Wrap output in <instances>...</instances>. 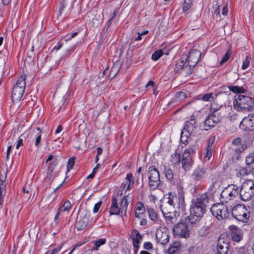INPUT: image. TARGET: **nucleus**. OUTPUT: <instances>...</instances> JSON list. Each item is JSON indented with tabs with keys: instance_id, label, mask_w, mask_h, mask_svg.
Segmentation results:
<instances>
[{
	"instance_id": "obj_16",
	"label": "nucleus",
	"mask_w": 254,
	"mask_h": 254,
	"mask_svg": "<svg viewBox=\"0 0 254 254\" xmlns=\"http://www.w3.org/2000/svg\"><path fill=\"white\" fill-rule=\"evenodd\" d=\"M239 127L244 130H254V114H249L248 117L244 118Z\"/></svg>"
},
{
	"instance_id": "obj_63",
	"label": "nucleus",
	"mask_w": 254,
	"mask_h": 254,
	"mask_svg": "<svg viewBox=\"0 0 254 254\" xmlns=\"http://www.w3.org/2000/svg\"><path fill=\"white\" fill-rule=\"evenodd\" d=\"M215 136L211 135L208 140V143H214L215 141Z\"/></svg>"
},
{
	"instance_id": "obj_42",
	"label": "nucleus",
	"mask_w": 254,
	"mask_h": 254,
	"mask_svg": "<svg viewBox=\"0 0 254 254\" xmlns=\"http://www.w3.org/2000/svg\"><path fill=\"white\" fill-rule=\"evenodd\" d=\"M251 60V58L249 56H247L245 58V60L243 62L242 69L243 70H245L248 68L250 65V61Z\"/></svg>"
},
{
	"instance_id": "obj_37",
	"label": "nucleus",
	"mask_w": 254,
	"mask_h": 254,
	"mask_svg": "<svg viewBox=\"0 0 254 254\" xmlns=\"http://www.w3.org/2000/svg\"><path fill=\"white\" fill-rule=\"evenodd\" d=\"M212 151H213V147L212 146V144H208L207 145V148H206V150H205L204 158L205 159L207 158V159L208 160H209L210 159V157L212 156Z\"/></svg>"
},
{
	"instance_id": "obj_9",
	"label": "nucleus",
	"mask_w": 254,
	"mask_h": 254,
	"mask_svg": "<svg viewBox=\"0 0 254 254\" xmlns=\"http://www.w3.org/2000/svg\"><path fill=\"white\" fill-rule=\"evenodd\" d=\"M148 175L150 188L152 190L156 189L160 183L158 171L154 166H151L149 168Z\"/></svg>"
},
{
	"instance_id": "obj_51",
	"label": "nucleus",
	"mask_w": 254,
	"mask_h": 254,
	"mask_svg": "<svg viewBox=\"0 0 254 254\" xmlns=\"http://www.w3.org/2000/svg\"><path fill=\"white\" fill-rule=\"evenodd\" d=\"M5 191H0V209L2 207L3 198L5 195Z\"/></svg>"
},
{
	"instance_id": "obj_20",
	"label": "nucleus",
	"mask_w": 254,
	"mask_h": 254,
	"mask_svg": "<svg viewBox=\"0 0 254 254\" xmlns=\"http://www.w3.org/2000/svg\"><path fill=\"white\" fill-rule=\"evenodd\" d=\"M130 237L133 241V251L136 254L139 248V244L142 241V236L140 235L138 231L134 229L131 233Z\"/></svg>"
},
{
	"instance_id": "obj_19",
	"label": "nucleus",
	"mask_w": 254,
	"mask_h": 254,
	"mask_svg": "<svg viewBox=\"0 0 254 254\" xmlns=\"http://www.w3.org/2000/svg\"><path fill=\"white\" fill-rule=\"evenodd\" d=\"M207 176L206 169L204 167L198 166L191 175L192 180L195 182L201 181Z\"/></svg>"
},
{
	"instance_id": "obj_3",
	"label": "nucleus",
	"mask_w": 254,
	"mask_h": 254,
	"mask_svg": "<svg viewBox=\"0 0 254 254\" xmlns=\"http://www.w3.org/2000/svg\"><path fill=\"white\" fill-rule=\"evenodd\" d=\"M128 195H125L123 198L121 199H117L113 197L112 203L110 207V214L111 215H126L127 210L128 206L127 197Z\"/></svg>"
},
{
	"instance_id": "obj_26",
	"label": "nucleus",
	"mask_w": 254,
	"mask_h": 254,
	"mask_svg": "<svg viewBox=\"0 0 254 254\" xmlns=\"http://www.w3.org/2000/svg\"><path fill=\"white\" fill-rule=\"evenodd\" d=\"M88 223V218L86 216H85L76 222L75 227L78 230H82L86 228Z\"/></svg>"
},
{
	"instance_id": "obj_57",
	"label": "nucleus",
	"mask_w": 254,
	"mask_h": 254,
	"mask_svg": "<svg viewBox=\"0 0 254 254\" xmlns=\"http://www.w3.org/2000/svg\"><path fill=\"white\" fill-rule=\"evenodd\" d=\"M222 13V14L224 16L227 15L228 13V8L227 4H226V5H225L223 7Z\"/></svg>"
},
{
	"instance_id": "obj_21",
	"label": "nucleus",
	"mask_w": 254,
	"mask_h": 254,
	"mask_svg": "<svg viewBox=\"0 0 254 254\" xmlns=\"http://www.w3.org/2000/svg\"><path fill=\"white\" fill-rule=\"evenodd\" d=\"M156 240L161 245L167 244L169 240V236L166 232H163L161 229H158L156 232Z\"/></svg>"
},
{
	"instance_id": "obj_25",
	"label": "nucleus",
	"mask_w": 254,
	"mask_h": 254,
	"mask_svg": "<svg viewBox=\"0 0 254 254\" xmlns=\"http://www.w3.org/2000/svg\"><path fill=\"white\" fill-rule=\"evenodd\" d=\"M197 127L195 119L191 117L189 121H186L184 128L193 132Z\"/></svg>"
},
{
	"instance_id": "obj_22",
	"label": "nucleus",
	"mask_w": 254,
	"mask_h": 254,
	"mask_svg": "<svg viewBox=\"0 0 254 254\" xmlns=\"http://www.w3.org/2000/svg\"><path fill=\"white\" fill-rule=\"evenodd\" d=\"M185 64H187V62L185 60L184 57H182L181 59L177 60L174 63L172 64V67L174 68L175 73L180 74L183 72Z\"/></svg>"
},
{
	"instance_id": "obj_44",
	"label": "nucleus",
	"mask_w": 254,
	"mask_h": 254,
	"mask_svg": "<svg viewBox=\"0 0 254 254\" xmlns=\"http://www.w3.org/2000/svg\"><path fill=\"white\" fill-rule=\"evenodd\" d=\"M192 5V3L191 2L184 1L183 6V12H187L189 9H190Z\"/></svg>"
},
{
	"instance_id": "obj_53",
	"label": "nucleus",
	"mask_w": 254,
	"mask_h": 254,
	"mask_svg": "<svg viewBox=\"0 0 254 254\" xmlns=\"http://www.w3.org/2000/svg\"><path fill=\"white\" fill-rule=\"evenodd\" d=\"M173 213V212H172L171 213H169L168 214H165L163 215L166 220L172 221V220L174 218V215Z\"/></svg>"
},
{
	"instance_id": "obj_64",
	"label": "nucleus",
	"mask_w": 254,
	"mask_h": 254,
	"mask_svg": "<svg viewBox=\"0 0 254 254\" xmlns=\"http://www.w3.org/2000/svg\"><path fill=\"white\" fill-rule=\"evenodd\" d=\"M63 127L61 125H59L55 130V134H58L62 131Z\"/></svg>"
},
{
	"instance_id": "obj_56",
	"label": "nucleus",
	"mask_w": 254,
	"mask_h": 254,
	"mask_svg": "<svg viewBox=\"0 0 254 254\" xmlns=\"http://www.w3.org/2000/svg\"><path fill=\"white\" fill-rule=\"evenodd\" d=\"M239 115L238 114L235 113V114H232L230 116V119L231 121H234L238 120L239 119Z\"/></svg>"
},
{
	"instance_id": "obj_17",
	"label": "nucleus",
	"mask_w": 254,
	"mask_h": 254,
	"mask_svg": "<svg viewBox=\"0 0 254 254\" xmlns=\"http://www.w3.org/2000/svg\"><path fill=\"white\" fill-rule=\"evenodd\" d=\"M201 55V53L199 51L194 50L190 52L189 55L186 56L187 58L184 57V59L187 61V64L195 67L199 61Z\"/></svg>"
},
{
	"instance_id": "obj_32",
	"label": "nucleus",
	"mask_w": 254,
	"mask_h": 254,
	"mask_svg": "<svg viewBox=\"0 0 254 254\" xmlns=\"http://www.w3.org/2000/svg\"><path fill=\"white\" fill-rule=\"evenodd\" d=\"M172 164L175 166H177L180 165L181 162V156L179 154L175 153L174 155H172V158L171 160Z\"/></svg>"
},
{
	"instance_id": "obj_5",
	"label": "nucleus",
	"mask_w": 254,
	"mask_h": 254,
	"mask_svg": "<svg viewBox=\"0 0 254 254\" xmlns=\"http://www.w3.org/2000/svg\"><path fill=\"white\" fill-rule=\"evenodd\" d=\"M241 199L244 201L251 200L254 195V182L252 180L245 181L239 191Z\"/></svg>"
},
{
	"instance_id": "obj_61",
	"label": "nucleus",
	"mask_w": 254,
	"mask_h": 254,
	"mask_svg": "<svg viewBox=\"0 0 254 254\" xmlns=\"http://www.w3.org/2000/svg\"><path fill=\"white\" fill-rule=\"evenodd\" d=\"M119 8L117 7L114 11V12L112 14V16L111 18H112V19H114L116 15H117L118 13L119 12Z\"/></svg>"
},
{
	"instance_id": "obj_13",
	"label": "nucleus",
	"mask_w": 254,
	"mask_h": 254,
	"mask_svg": "<svg viewBox=\"0 0 254 254\" xmlns=\"http://www.w3.org/2000/svg\"><path fill=\"white\" fill-rule=\"evenodd\" d=\"M173 233L179 238H187L190 235L188 226L184 223H178L173 228Z\"/></svg>"
},
{
	"instance_id": "obj_15",
	"label": "nucleus",
	"mask_w": 254,
	"mask_h": 254,
	"mask_svg": "<svg viewBox=\"0 0 254 254\" xmlns=\"http://www.w3.org/2000/svg\"><path fill=\"white\" fill-rule=\"evenodd\" d=\"M125 182H127V183L123 182L120 187V189L118 192V195H122L123 194V191L125 190V194H126V192L127 190H130L133 187L134 181V178L132 174L128 173L127 175V177L125 179Z\"/></svg>"
},
{
	"instance_id": "obj_48",
	"label": "nucleus",
	"mask_w": 254,
	"mask_h": 254,
	"mask_svg": "<svg viewBox=\"0 0 254 254\" xmlns=\"http://www.w3.org/2000/svg\"><path fill=\"white\" fill-rule=\"evenodd\" d=\"M74 160L75 159H74V157H70L68 159V163H67V167L68 169H72V168L74 165V163H75Z\"/></svg>"
},
{
	"instance_id": "obj_60",
	"label": "nucleus",
	"mask_w": 254,
	"mask_h": 254,
	"mask_svg": "<svg viewBox=\"0 0 254 254\" xmlns=\"http://www.w3.org/2000/svg\"><path fill=\"white\" fill-rule=\"evenodd\" d=\"M243 141L241 137H236L233 139L232 143H241Z\"/></svg>"
},
{
	"instance_id": "obj_10",
	"label": "nucleus",
	"mask_w": 254,
	"mask_h": 254,
	"mask_svg": "<svg viewBox=\"0 0 254 254\" xmlns=\"http://www.w3.org/2000/svg\"><path fill=\"white\" fill-rule=\"evenodd\" d=\"M239 190L237 186L231 184L224 190L221 194V196L224 198L226 202L234 199L239 194Z\"/></svg>"
},
{
	"instance_id": "obj_11",
	"label": "nucleus",
	"mask_w": 254,
	"mask_h": 254,
	"mask_svg": "<svg viewBox=\"0 0 254 254\" xmlns=\"http://www.w3.org/2000/svg\"><path fill=\"white\" fill-rule=\"evenodd\" d=\"M168 203L171 204L175 208H178L184 211L185 209L186 204L185 198L177 196L175 193L170 192L169 193L168 200Z\"/></svg>"
},
{
	"instance_id": "obj_23",
	"label": "nucleus",
	"mask_w": 254,
	"mask_h": 254,
	"mask_svg": "<svg viewBox=\"0 0 254 254\" xmlns=\"http://www.w3.org/2000/svg\"><path fill=\"white\" fill-rule=\"evenodd\" d=\"M218 122L215 120L214 117L209 113L207 118L204 122V125L205 127V129L207 130L212 127H215Z\"/></svg>"
},
{
	"instance_id": "obj_52",
	"label": "nucleus",
	"mask_w": 254,
	"mask_h": 254,
	"mask_svg": "<svg viewBox=\"0 0 254 254\" xmlns=\"http://www.w3.org/2000/svg\"><path fill=\"white\" fill-rule=\"evenodd\" d=\"M101 202H99L97 203H96L94 206L93 208V212L94 213H96L99 210L101 205Z\"/></svg>"
},
{
	"instance_id": "obj_31",
	"label": "nucleus",
	"mask_w": 254,
	"mask_h": 254,
	"mask_svg": "<svg viewBox=\"0 0 254 254\" xmlns=\"http://www.w3.org/2000/svg\"><path fill=\"white\" fill-rule=\"evenodd\" d=\"M146 210L150 219L152 221H156L158 219V215L155 210L151 207H147Z\"/></svg>"
},
{
	"instance_id": "obj_39",
	"label": "nucleus",
	"mask_w": 254,
	"mask_h": 254,
	"mask_svg": "<svg viewBox=\"0 0 254 254\" xmlns=\"http://www.w3.org/2000/svg\"><path fill=\"white\" fill-rule=\"evenodd\" d=\"M163 53L162 50H158L156 51L151 56V59L154 61H157L163 55Z\"/></svg>"
},
{
	"instance_id": "obj_14",
	"label": "nucleus",
	"mask_w": 254,
	"mask_h": 254,
	"mask_svg": "<svg viewBox=\"0 0 254 254\" xmlns=\"http://www.w3.org/2000/svg\"><path fill=\"white\" fill-rule=\"evenodd\" d=\"M47 133L48 132H47L46 129L36 127L33 128L30 136L32 138V141H35V143H40L41 140L46 139Z\"/></svg>"
},
{
	"instance_id": "obj_2",
	"label": "nucleus",
	"mask_w": 254,
	"mask_h": 254,
	"mask_svg": "<svg viewBox=\"0 0 254 254\" xmlns=\"http://www.w3.org/2000/svg\"><path fill=\"white\" fill-rule=\"evenodd\" d=\"M233 101V107L238 112H252L254 110V98L239 94Z\"/></svg>"
},
{
	"instance_id": "obj_46",
	"label": "nucleus",
	"mask_w": 254,
	"mask_h": 254,
	"mask_svg": "<svg viewBox=\"0 0 254 254\" xmlns=\"http://www.w3.org/2000/svg\"><path fill=\"white\" fill-rule=\"evenodd\" d=\"M213 95L212 93L204 94L202 97V100L204 101H211L213 100Z\"/></svg>"
},
{
	"instance_id": "obj_7",
	"label": "nucleus",
	"mask_w": 254,
	"mask_h": 254,
	"mask_svg": "<svg viewBox=\"0 0 254 254\" xmlns=\"http://www.w3.org/2000/svg\"><path fill=\"white\" fill-rule=\"evenodd\" d=\"M233 216L237 220L246 222L250 217V213L244 205L238 204L231 209Z\"/></svg>"
},
{
	"instance_id": "obj_28",
	"label": "nucleus",
	"mask_w": 254,
	"mask_h": 254,
	"mask_svg": "<svg viewBox=\"0 0 254 254\" xmlns=\"http://www.w3.org/2000/svg\"><path fill=\"white\" fill-rule=\"evenodd\" d=\"M192 133L184 128L181 134L180 143H188Z\"/></svg>"
},
{
	"instance_id": "obj_35",
	"label": "nucleus",
	"mask_w": 254,
	"mask_h": 254,
	"mask_svg": "<svg viewBox=\"0 0 254 254\" xmlns=\"http://www.w3.org/2000/svg\"><path fill=\"white\" fill-rule=\"evenodd\" d=\"M106 242V240L105 239H100L97 241L93 242L94 244L95 247L92 248L93 251H98L99 248L102 246L104 245Z\"/></svg>"
},
{
	"instance_id": "obj_12",
	"label": "nucleus",
	"mask_w": 254,
	"mask_h": 254,
	"mask_svg": "<svg viewBox=\"0 0 254 254\" xmlns=\"http://www.w3.org/2000/svg\"><path fill=\"white\" fill-rule=\"evenodd\" d=\"M228 108L226 106L221 105L219 107L214 108L211 106L209 113L219 123L227 114Z\"/></svg>"
},
{
	"instance_id": "obj_36",
	"label": "nucleus",
	"mask_w": 254,
	"mask_h": 254,
	"mask_svg": "<svg viewBox=\"0 0 254 254\" xmlns=\"http://www.w3.org/2000/svg\"><path fill=\"white\" fill-rule=\"evenodd\" d=\"M164 173L166 177V178L169 180L172 181L174 178V174L172 170L169 168L165 167L164 170Z\"/></svg>"
},
{
	"instance_id": "obj_54",
	"label": "nucleus",
	"mask_w": 254,
	"mask_h": 254,
	"mask_svg": "<svg viewBox=\"0 0 254 254\" xmlns=\"http://www.w3.org/2000/svg\"><path fill=\"white\" fill-rule=\"evenodd\" d=\"M178 251H177L176 249H175L174 248L172 247V246H170L169 248L168 249V254H175V253H177Z\"/></svg>"
},
{
	"instance_id": "obj_18",
	"label": "nucleus",
	"mask_w": 254,
	"mask_h": 254,
	"mask_svg": "<svg viewBox=\"0 0 254 254\" xmlns=\"http://www.w3.org/2000/svg\"><path fill=\"white\" fill-rule=\"evenodd\" d=\"M229 245L227 238L220 237L217 246L218 254H228Z\"/></svg>"
},
{
	"instance_id": "obj_47",
	"label": "nucleus",
	"mask_w": 254,
	"mask_h": 254,
	"mask_svg": "<svg viewBox=\"0 0 254 254\" xmlns=\"http://www.w3.org/2000/svg\"><path fill=\"white\" fill-rule=\"evenodd\" d=\"M220 4L219 3H216L214 6V8H215L214 11V14H215L216 16H218L220 17Z\"/></svg>"
},
{
	"instance_id": "obj_62",
	"label": "nucleus",
	"mask_w": 254,
	"mask_h": 254,
	"mask_svg": "<svg viewBox=\"0 0 254 254\" xmlns=\"http://www.w3.org/2000/svg\"><path fill=\"white\" fill-rule=\"evenodd\" d=\"M61 249V246H59L57 248L53 249L52 252H51L52 253H53V254H56L58 253H59Z\"/></svg>"
},
{
	"instance_id": "obj_4",
	"label": "nucleus",
	"mask_w": 254,
	"mask_h": 254,
	"mask_svg": "<svg viewBox=\"0 0 254 254\" xmlns=\"http://www.w3.org/2000/svg\"><path fill=\"white\" fill-rule=\"evenodd\" d=\"M26 77V74L23 73L13 86L11 95V99L13 102H17L21 100L25 89Z\"/></svg>"
},
{
	"instance_id": "obj_43",
	"label": "nucleus",
	"mask_w": 254,
	"mask_h": 254,
	"mask_svg": "<svg viewBox=\"0 0 254 254\" xmlns=\"http://www.w3.org/2000/svg\"><path fill=\"white\" fill-rule=\"evenodd\" d=\"M246 163L248 165L254 163V153H251L246 157Z\"/></svg>"
},
{
	"instance_id": "obj_58",
	"label": "nucleus",
	"mask_w": 254,
	"mask_h": 254,
	"mask_svg": "<svg viewBox=\"0 0 254 254\" xmlns=\"http://www.w3.org/2000/svg\"><path fill=\"white\" fill-rule=\"evenodd\" d=\"M5 185L4 184V182L0 181V191H5Z\"/></svg>"
},
{
	"instance_id": "obj_8",
	"label": "nucleus",
	"mask_w": 254,
	"mask_h": 254,
	"mask_svg": "<svg viewBox=\"0 0 254 254\" xmlns=\"http://www.w3.org/2000/svg\"><path fill=\"white\" fill-rule=\"evenodd\" d=\"M196 149V148L186 149L182 155L181 159L182 166V168L186 171L190 170L193 165V160L192 155Z\"/></svg>"
},
{
	"instance_id": "obj_6",
	"label": "nucleus",
	"mask_w": 254,
	"mask_h": 254,
	"mask_svg": "<svg viewBox=\"0 0 254 254\" xmlns=\"http://www.w3.org/2000/svg\"><path fill=\"white\" fill-rule=\"evenodd\" d=\"M212 215L218 220L226 219L230 215V209L228 207L223 203H216L213 204L211 208Z\"/></svg>"
},
{
	"instance_id": "obj_33",
	"label": "nucleus",
	"mask_w": 254,
	"mask_h": 254,
	"mask_svg": "<svg viewBox=\"0 0 254 254\" xmlns=\"http://www.w3.org/2000/svg\"><path fill=\"white\" fill-rule=\"evenodd\" d=\"M233 148L236 153H240L243 152L247 147L246 144H233Z\"/></svg>"
},
{
	"instance_id": "obj_30",
	"label": "nucleus",
	"mask_w": 254,
	"mask_h": 254,
	"mask_svg": "<svg viewBox=\"0 0 254 254\" xmlns=\"http://www.w3.org/2000/svg\"><path fill=\"white\" fill-rule=\"evenodd\" d=\"M194 67L190 64H185L182 73H184L185 76H188L193 72Z\"/></svg>"
},
{
	"instance_id": "obj_24",
	"label": "nucleus",
	"mask_w": 254,
	"mask_h": 254,
	"mask_svg": "<svg viewBox=\"0 0 254 254\" xmlns=\"http://www.w3.org/2000/svg\"><path fill=\"white\" fill-rule=\"evenodd\" d=\"M145 208L141 202H138L135 207V217L140 219L144 216Z\"/></svg>"
},
{
	"instance_id": "obj_29",
	"label": "nucleus",
	"mask_w": 254,
	"mask_h": 254,
	"mask_svg": "<svg viewBox=\"0 0 254 254\" xmlns=\"http://www.w3.org/2000/svg\"><path fill=\"white\" fill-rule=\"evenodd\" d=\"M228 87L229 90L234 93L240 94L241 93H244L247 91V90L243 86H229Z\"/></svg>"
},
{
	"instance_id": "obj_49",
	"label": "nucleus",
	"mask_w": 254,
	"mask_h": 254,
	"mask_svg": "<svg viewBox=\"0 0 254 254\" xmlns=\"http://www.w3.org/2000/svg\"><path fill=\"white\" fill-rule=\"evenodd\" d=\"M143 248L147 250H150L153 249V245L150 242H145L143 245Z\"/></svg>"
},
{
	"instance_id": "obj_41",
	"label": "nucleus",
	"mask_w": 254,
	"mask_h": 254,
	"mask_svg": "<svg viewBox=\"0 0 254 254\" xmlns=\"http://www.w3.org/2000/svg\"><path fill=\"white\" fill-rule=\"evenodd\" d=\"M187 97V94L182 91H179L176 93L175 98L177 101L183 100Z\"/></svg>"
},
{
	"instance_id": "obj_59",
	"label": "nucleus",
	"mask_w": 254,
	"mask_h": 254,
	"mask_svg": "<svg viewBox=\"0 0 254 254\" xmlns=\"http://www.w3.org/2000/svg\"><path fill=\"white\" fill-rule=\"evenodd\" d=\"M147 223V219L146 218H144L142 217V218H141V220L140 221L139 224L140 226H144L146 225Z\"/></svg>"
},
{
	"instance_id": "obj_27",
	"label": "nucleus",
	"mask_w": 254,
	"mask_h": 254,
	"mask_svg": "<svg viewBox=\"0 0 254 254\" xmlns=\"http://www.w3.org/2000/svg\"><path fill=\"white\" fill-rule=\"evenodd\" d=\"M174 208L171 204L168 203V201L160 205V209L163 215L175 212Z\"/></svg>"
},
{
	"instance_id": "obj_40",
	"label": "nucleus",
	"mask_w": 254,
	"mask_h": 254,
	"mask_svg": "<svg viewBox=\"0 0 254 254\" xmlns=\"http://www.w3.org/2000/svg\"><path fill=\"white\" fill-rule=\"evenodd\" d=\"M231 55V49H228L226 53L225 54L224 57H223L222 59L220 62V64L221 65H223L224 63L227 62L228 60L229 59Z\"/></svg>"
},
{
	"instance_id": "obj_34",
	"label": "nucleus",
	"mask_w": 254,
	"mask_h": 254,
	"mask_svg": "<svg viewBox=\"0 0 254 254\" xmlns=\"http://www.w3.org/2000/svg\"><path fill=\"white\" fill-rule=\"evenodd\" d=\"M71 203L69 200H66L63 205L59 208L62 210L64 212L66 213V214L68 213L69 210L71 209Z\"/></svg>"
},
{
	"instance_id": "obj_55",
	"label": "nucleus",
	"mask_w": 254,
	"mask_h": 254,
	"mask_svg": "<svg viewBox=\"0 0 254 254\" xmlns=\"http://www.w3.org/2000/svg\"><path fill=\"white\" fill-rule=\"evenodd\" d=\"M171 246L179 251V250L181 247V244L178 242H175Z\"/></svg>"
},
{
	"instance_id": "obj_50",
	"label": "nucleus",
	"mask_w": 254,
	"mask_h": 254,
	"mask_svg": "<svg viewBox=\"0 0 254 254\" xmlns=\"http://www.w3.org/2000/svg\"><path fill=\"white\" fill-rule=\"evenodd\" d=\"M115 68V67L113 66L111 69V70L110 71V74H109L110 76H111L112 73H113V76L112 77V78H114L118 74V72L119 71V69L118 68L117 70H116L115 71H114Z\"/></svg>"
},
{
	"instance_id": "obj_38",
	"label": "nucleus",
	"mask_w": 254,
	"mask_h": 254,
	"mask_svg": "<svg viewBox=\"0 0 254 254\" xmlns=\"http://www.w3.org/2000/svg\"><path fill=\"white\" fill-rule=\"evenodd\" d=\"M177 190L178 192V195L183 198H185V191L184 187L181 184H177Z\"/></svg>"
},
{
	"instance_id": "obj_45",
	"label": "nucleus",
	"mask_w": 254,
	"mask_h": 254,
	"mask_svg": "<svg viewBox=\"0 0 254 254\" xmlns=\"http://www.w3.org/2000/svg\"><path fill=\"white\" fill-rule=\"evenodd\" d=\"M66 5V0H62L60 3V7L59 9V15H62L64 8Z\"/></svg>"
},
{
	"instance_id": "obj_1",
	"label": "nucleus",
	"mask_w": 254,
	"mask_h": 254,
	"mask_svg": "<svg viewBox=\"0 0 254 254\" xmlns=\"http://www.w3.org/2000/svg\"><path fill=\"white\" fill-rule=\"evenodd\" d=\"M209 198L208 194L204 193L192 202L190 214L188 216L189 221L191 224H196L202 217L206 211Z\"/></svg>"
}]
</instances>
